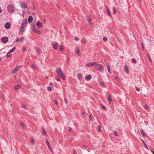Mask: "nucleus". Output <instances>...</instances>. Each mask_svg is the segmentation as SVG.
I'll return each mask as SVG.
<instances>
[{
	"mask_svg": "<svg viewBox=\"0 0 154 154\" xmlns=\"http://www.w3.org/2000/svg\"><path fill=\"white\" fill-rule=\"evenodd\" d=\"M48 77H47H47H46V79H48Z\"/></svg>",
	"mask_w": 154,
	"mask_h": 154,
	"instance_id": "obj_63",
	"label": "nucleus"
},
{
	"mask_svg": "<svg viewBox=\"0 0 154 154\" xmlns=\"http://www.w3.org/2000/svg\"><path fill=\"white\" fill-rule=\"evenodd\" d=\"M14 89L16 90H18L19 89V85H15Z\"/></svg>",
	"mask_w": 154,
	"mask_h": 154,
	"instance_id": "obj_30",
	"label": "nucleus"
},
{
	"mask_svg": "<svg viewBox=\"0 0 154 154\" xmlns=\"http://www.w3.org/2000/svg\"><path fill=\"white\" fill-rule=\"evenodd\" d=\"M32 68L34 69H36V67L35 66V65L34 64H32Z\"/></svg>",
	"mask_w": 154,
	"mask_h": 154,
	"instance_id": "obj_46",
	"label": "nucleus"
},
{
	"mask_svg": "<svg viewBox=\"0 0 154 154\" xmlns=\"http://www.w3.org/2000/svg\"><path fill=\"white\" fill-rule=\"evenodd\" d=\"M96 67V68L102 72L103 71V68L102 65L100 64H97Z\"/></svg>",
	"mask_w": 154,
	"mask_h": 154,
	"instance_id": "obj_2",
	"label": "nucleus"
},
{
	"mask_svg": "<svg viewBox=\"0 0 154 154\" xmlns=\"http://www.w3.org/2000/svg\"><path fill=\"white\" fill-rule=\"evenodd\" d=\"M86 79L88 80H89L91 79V76L90 75L87 76L85 77Z\"/></svg>",
	"mask_w": 154,
	"mask_h": 154,
	"instance_id": "obj_18",
	"label": "nucleus"
},
{
	"mask_svg": "<svg viewBox=\"0 0 154 154\" xmlns=\"http://www.w3.org/2000/svg\"><path fill=\"white\" fill-rule=\"evenodd\" d=\"M22 14L23 16H24L25 14V11L24 10H23L22 11Z\"/></svg>",
	"mask_w": 154,
	"mask_h": 154,
	"instance_id": "obj_54",
	"label": "nucleus"
},
{
	"mask_svg": "<svg viewBox=\"0 0 154 154\" xmlns=\"http://www.w3.org/2000/svg\"><path fill=\"white\" fill-rule=\"evenodd\" d=\"M132 61L133 63H136V60L135 59H132Z\"/></svg>",
	"mask_w": 154,
	"mask_h": 154,
	"instance_id": "obj_38",
	"label": "nucleus"
},
{
	"mask_svg": "<svg viewBox=\"0 0 154 154\" xmlns=\"http://www.w3.org/2000/svg\"><path fill=\"white\" fill-rule=\"evenodd\" d=\"M59 49L60 51H63V48L62 45H60Z\"/></svg>",
	"mask_w": 154,
	"mask_h": 154,
	"instance_id": "obj_22",
	"label": "nucleus"
},
{
	"mask_svg": "<svg viewBox=\"0 0 154 154\" xmlns=\"http://www.w3.org/2000/svg\"><path fill=\"white\" fill-rule=\"evenodd\" d=\"M15 49V48H13L11 50H10V51L7 54V57H9L11 56V53L14 51Z\"/></svg>",
	"mask_w": 154,
	"mask_h": 154,
	"instance_id": "obj_3",
	"label": "nucleus"
},
{
	"mask_svg": "<svg viewBox=\"0 0 154 154\" xmlns=\"http://www.w3.org/2000/svg\"><path fill=\"white\" fill-rule=\"evenodd\" d=\"M2 40L4 43H6L8 41V38L7 37H3L2 38Z\"/></svg>",
	"mask_w": 154,
	"mask_h": 154,
	"instance_id": "obj_5",
	"label": "nucleus"
},
{
	"mask_svg": "<svg viewBox=\"0 0 154 154\" xmlns=\"http://www.w3.org/2000/svg\"><path fill=\"white\" fill-rule=\"evenodd\" d=\"M140 132H141V134L143 135V136H146V134L145 132L143 130H141Z\"/></svg>",
	"mask_w": 154,
	"mask_h": 154,
	"instance_id": "obj_20",
	"label": "nucleus"
},
{
	"mask_svg": "<svg viewBox=\"0 0 154 154\" xmlns=\"http://www.w3.org/2000/svg\"><path fill=\"white\" fill-rule=\"evenodd\" d=\"M69 131H72V129L71 128H69Z\"/></svg>",
	"mask_w": 154,
	"mask_h": 154,
	"instance_id": "obj_61",
	"label": "nucleus"
},
{
	"mask_svg": "<svg viewBox=\"0 0 154 154\" xmlns=\"http://www.w3.org/2000/svg\"><path fill=\"white\" fill-rule=\"evenodd\" d=\"M97 62H92L91 63V66H96L97 64Z\"/></svg>",
	"mask_w": 154,
	"mask_h": 154,
	"instance_id": "obj_25",
	"label": "nucleus"
},
{
	"mask_svg": "<svg viewBox=\"0 0 154 154\" xmlns=\"http://www.w3.org/2000/svg\"><path fill=\"white\" fill-rule=\"evenodd\" d=\"M142 47L143 49L144 50V46L143 43H142Z\"/></svg>",
	"mask_w": 154,
	"mask_h": 154,
	"instance_id": "obj_49",
	"label": "nucleus"
},
{
	"mask_svg": "<svg viewBox=\"0 0 154 154\" xmlns=\"http://www.w3.org/2000/svg\"><path fill=\"white\" fill-rule=\"evenodd\" d=\"M18 67H17V68H15L11 72L13 74L14 73L18 70L17 69V68Z\"/></svg>",
	"mask_w": 154,
	"mask_h": 154,
	"instance_id": "obj_24",
	"label": "nucleus"
},
{
	"mask_svg": "<svg viewBox=\"0 0 154 154\" xmlns=\"http://www.w3.org/2000/svg\"><path fill=\"white\" fill-rule=\"evenodd\" d=\"M49 85L50 86H51L53 85V83L52 82H50Z\"/></svg>",
	"mask_w": 154,
	"mask_h": 154,
	"instance_id": "obj_56",
	"label": "nucleus"
},
{
	"mask_svg": "<svg viewBox=\"0 0 154 154\" xmlns=\"http://www.w3.org/2000/svg\"><path fill=\"white\" fill-rule=\"evenodd\" d=\"M33 18L32 16H30L28 18V21L29 22V23H31L33 20Z\"/></svg>",
	"mask_w": 154,
	"mask_h": 154,
	"instance_id": "obj_16",
	"label": "nucleus"
},
{
	"mask_svg": "<svg viewBox=\"0 0 154 154\" xmlns=\"http://www.w3.org/2000/svg\"><path fill=\"white\" fill-rule=\"evenodd\" d=\"M46 142L48 146L49 149L52 152V149L51 148V147L48 141L47 140H46Z\"/></svg>",
	"mask_w": 154,
	"mask_h": 154,
	"instance_id": "obj_14",
	"label": "nucleus"
},
{
	"mask_svg": "<svg viewBox=\"0 0 154 154\" xmlns=\"http://www.w3.org/2000/svg\"><path fill=\"white\" fill-rule=\"evenodd\" d=\"M23 50L24 52H26V48L25 47H23Z\"/></svg>",
	"mask_w": 154,
	"mask_h": 154,
	"instance_id": "obj_45",
	"label": "nucleus"
},
{
	"mask_svg": "<svg viewBox=\"0 0 154 154\" xmlns=\"http://www.w3.org/2000/svg\"><path fill=\"white\" fill-rule=\"evenodd\" d=\"M35 32L38 34H40L41 33L40 31L39 30H37Z\"/></svg>",
	"mask_w": 154,
	"mask_h": 154,
	"instance_id": "obj_42",
	"label": "nucleus"
},
{
	"mask_svg": "<svg viewBox=\"0 0 154 154\" xmlns=\"http://www.w3.org/2000/svg\"><path fill=\"white\" fill-rule=\"evenodd\" d=\"M97 130L99 132H100L101 131V128H100V125H99L98 126L97 128Z\"/></svg>",
	"mask_w": 154,
	"mask_h": 154,
	"instance_id": "obj_23",
	"label": "nucleus"
},
{
	"mask_svg": "<svg viewBox=\"0 0 154 154\" xmlns=\"http://www.w3.org/2000/svg\"><path fill=\"white\" fill-rule=\"evenodd\" d=\"M100 85L103 86L105 85V83L102 82H100L99 83Z\"/></svg>",
	"mask_w": 154,
	"mask_h": 154,
	"instance_id": "obj_39",
	"label": "nucleus"
},
{
	"mask_svg": "<svg viewBox=\"0 0 154 154\" xmlns=\"http://www.w3.org/2000/svg\"><path fill=\"white\" fill-rule=\"evenodd\" d=\"M124 69L125 71L128 74L129 73V70L128 69V67L127 66H125L124 67Z\"/></svg>",
	"mask_w": 154,
	"mask_h": 154,
	"instance_id": "obj_11",
	"label": "nucleus"
},
{
	"mask_svg": "<svg viewBox=\"0 0 154 154\" xmlns=\"http://www.w3.org/2000/svg\"><path fill=\"white\" fill-rule=\"evenodd\" d=\"M20 125L23 128H24L25 127V125L23 123H20Z\"/></svg>",
	"mask_w": 154,
	"mask_h": 154,
	"instance_id": "obj_41",
	"label": "nucleus"
},
{
	"mask_svg": "<svg viewBox=\"0 0 154 154\" xmlns=\"http://www.w3.org/2000/svg\"><path fill=\"white\" fill-rule=\"evenodd\" d=\"M20 5L22 8H26L27 7V4L24 2H22L21 4Z\"/></svg>",
	"mask_w": 154,
	"mask_h": 154,
	"instance_id": "obj_8",
	"label": "nucleus"
},
{
	"mask_svg": "<svg viewBox=\"0 0 154 154\" xmlns=\"http://www.w3.org/2000/svg\"><path fill=\"white\" fill-rule=\"evenodd\" d=\"M103 40L104 41L106 42L107 41V38L106 37L104 36V37L103 38Z\"/></svg>",
	"mask_w": 154,
	"mask_h": 154,
	"instance_id": "obj_37",
	"label": "nucleus"
},
{
	"mask_svg": "<svg viewBox=\"0 0 154 154\" xmlns=\"http://www.w3.org/2000/svg\"><path fill=\"white\" fill-rule=\"evenodd\" d=\"M89 118L91 120H93L94 119V117L93 116L91 115H90L89 116Z\"/></svg>",
	"mask_w": 154,
	"mask_h": 154,
	"instance_id": "obj_34",
	"label": "nucleus"
},
{
	"mask_svg": "<svg viewBox=\"0 0 154 154\" xmlns=\"http://www.w3.org/2000/svg\"><path fill=\"white\" fill-rule=\"evenodd\" d=\"M56 79L58 81H59L60 80V78L59 77H56Z\"/></svg>",
	"mask_w": 154,
	"mask_h": 154,
	"instance_id": "obj_52",
	"label": "nucleus"
},
{
	"mask_svg": "<svg viewBox=\"0 0 154 154\" xmlns=\"http://www.w3.org/2000/svg\"><path fill=\"white\" fill-rule=\"evenodd\" d=\"M57 72L58 75L59 76L63 73L62 70L60 68H58V69L57 71Z\"/></svg>",
	"mask_w": 154,
	"mask_h": 154,
	"instance_id": "obj_7",
	"label": "nucleus"
},
{
	"mask_svg": "<svg viewBox=\"0 0 154 154\" xmlns=\"http://www.w3.org/2000/svg\"><path fill=\"white\" fill-rule=\"evenodd\" d=\"M136 90L137 91H139L140 90V88H137V87H136Z\"/></svg>",
	"mask_w": 154,
	"mask_h": 154,
	"instance_id": "obj_53",
	"label": "nucleus"
},
{
	"mask_svg": "<svg viewBox=\"0 0 154 154\" xmlns=\"http://www.w3.org/2000/svg\"><path fill=\"white\" fill-rule=\"evenodd\" d=\"M25 27V26H23V25H21V29L20 30V32H22L24 31Z\"/></svg>",
	"mask_w": 154,
	"mask_h": 154,
	"instance_id": "obj_19",
	"label": "nucleus"
},
{
	"mask_svg": "<svg viewBox=\"0 0 154 154\" xmlns=\"http://www.w3.org/2000/svg\"><path fill=\"white\" fill-rule=\"evenodd\" d=\"M57 7L59 9L60 8V7L58 6L57 5Z\"/></svg>",
	"mask_w": 154,
	"mask_h": 154,
	"instance_id": "obj_64",
	"label": "nucleus"
},
{
	"mask_svg": "<svg viewBox=\"0 0 154 154\" xmlns=\"http://www.w3.org/2000/svg\"><path fill=\"white\" fill-rule=\"evenodd\" d=\"M43 134L44 135H46V132L45 131V130H43Z\"/></svg>",
	"mask_w": 154,
	"mask_h": 154,
	"instance_id": "obj_55",
	"label": "nucleus"
},
{
	"mask_svg": "<svg viewBox=\"0 0 154 154\" xmlns=\"http://www.w3.org/2000/svg\"><path fill=\"white\" fill-rule=\"evenodd\" d=\"M8 10L10 13L13 12L14 10V8L13 5L11 4L9 5L8 7Z\"/></svg>",
	"mask_w": 154,
	"mask_h": 154,
	"instance_id": "obj_1",
	"label": "nucleus"
},
{
	"mask_svg": "<svg viewBox=\"0 0 154 154\" xmlns=\"http://www.w3.org/2000/svg\"><path fill=\"white\" fill-rule=\"evenodd\" d=\"M106 12H107V13L110 16H111V13H110V12H109V9L107 8H106Z\"/></svg>",
	"mask_w": 154,
	"mask_h": 154,
	"instance_id": "obj_29",
	"label": "nucleus"
},
{
	"mask_svg": "<svg viewBox=\"0 0 154 154\" xmlns=\"http://www.w3.org/2000/svg\"><path fill=\"white\" fill-rule=\"evenodd\" d=\"M36 25L37 27L39 29L41 28L42 26V23L39 21H38L37 22Z\"/></svg>",
	"mask_w": 154,
	"mask_h": 154,
	"instance_id": "obj_6",
	"label": "nucleus"
},
{
	"mask_svg": "<svg viewBox=\"0 0 154 154\" xmlns=\"http://www.w3.org/2000/svg\"><path fill=\"white\" fill-rule=\"evenodd\" d=\"M75 51L77 54L78 55H80V51L78 48L77 47L75 48Z\"/></svg>",
	"mask_w": 154,
	"mask_h": 154,
	"instance_id": "obj_13",
	"label": "nucleus"
},
{
	"mask_svg": "<svg viewBox=\"0 0 154 154\" xmlns=\"http://www.w3.org/2000/svg\"><path fill=\"white\" fill-rule=\"evenodd\" d=\"M54 102L56 104V105H57L58 104V102L57 100H54Z\"/></svg>",
	"mask_w": 154,
	"mask_h": 154,
	"instance_id": "obj_51",
	"label": "nucleus"
},
{
	"mask_svg": "<svg viewBox=\"0 0 154 154\" xmlns=\"http://www.w3.org/2000/svg\"><path fill=\"white\" fill-rule=\"evenodd\" d=\"M32 30L34 32H35L37 30L36 27L35 26H33L32 28Z\"/></svg>",
	"mask_w": 154,
	"mask_h": 154,
	"instance_id": "obj_26",
	"label": "nucleus"
},
{
	"mask_svg": "<svg viewBox=\"0 0 154 154\" xmlns=\"http://www.w3.org/2000/svg\"><path fill=\"white\" fill-rule=\"evenodd\" d=\"M92 66H91V63H88L86 64V66L87 67H89Z\"/></svg>",
	"mask_w": 154,
	"mask_h": 154,
	"instance_id": "obj_33",
	"label": "nucleus"
},
{
	"mask_svg": "<svg viewBox=\"0 0 154 154\" xmlns=\"http://www.w3.org/2000/svg\"><path fill=\"white\" fill-rule=\"evenodd\" d=\"M82 42H83V43H84V44L85 43H86V41H85V40H83L82 41Z\"/></svg>",
	"mask_w": 154,
	"mask_h": 154,
	"instance_id": "obj_57",
	"label": "nucleus"
},
{
	"mask_svg": "<svg viewBox=\"0 0 154 154\" xmlns=\"http://www.w3.org/2000/svg\"><path fill=\"white\" fill-rule=\"evenodd\" d=\"M144 108L145 109H147V110H149V107L147 105H145L144 106Z\"/></svg>",
	"mask_w": 154,
	"mask_h": 154,
	"instance_id": "obj_36",
	"label": "nucleus"
},
{
	"mask_svg": "<svg viewBox=\"0 0 154 154\" xmlns=\"http://www.w3.org/2000/svg\"><path fill=\"white\" fill-rule=\"evenodd\" d=\"M36 49L37 52H38V54H40L41 53V51L40 49H39L38 48H36Z\"/></svg>",
	"mask_w": 154,
	"mask_h": 154,
	"instance_id": "obj_21",
	"label": "nucleus"
},
{
	"mask_svg": "<svg viewBox=\"0 0 154 154\" xmlns=\"http://www.w3.org/2000/svg\"><path fill=\"white\" fill-rule=\"evenodd\" d=\"M75 39L76 41H78L79 40V38L76 37H75Z\"/></svg>",
	"mask_w": 154,
	"mask_h": 154,
	"instance_id": "obj_48",
	"label": "nucleus"
},
{
	"mask_svg": "<svg viewBox=\"0 0 154 154\" xmlns=\"http://www.w3.org/2000/svg\"><path fill=\"white\" fill-rule=\"evenodd\" d=\"M61 78L65 80V75L63 74V73L60 75Z\"/></svg>",
	"mask_w": 154,
	"mask_h": 154,
	"instance_id": "obj_32",
	"label": "nucleus"
},
{
	"mask_svg": "<svg viewBox=\"0 0 154 154\" xmlns=\"http://www.w3.org/2000/svg\"><path fill=\"white\" fill-rule=\"evenodd\" d=\"M142 141L145 147H146V148L147 149H148V147L147 146H146V143L143 140H142Z\"/></svg>",
	"mask_w": 154,
	"mask_h": 154,
	"instance_id": "obj_31",
	"label": "nucleus"
},
{
	"mask_svg": "<svg viewBox=\"0 0 154 154\" xmlns=\"http://www.w3.org/2000/svg\"><path fill=\"white\" fill-rule=\"evenodd\" d=\"M87 20H88V21L89 23L90 24V25H92V23L91 22V18L90 17H87Z\"/></svg>",
	"mask_w": 154,
	"mask_h": 154,
	"instance_id": "obj_15",
	"label": "nucleus"
},
{
	"mask_svg": "<svg viewBox=\"0 0 154 154\" xmlns=\"http://www.w3.org/2000/svg\"><path fill=\"white\" fill-rule=\"evenodd\" d=\"M27 23V20L26 19H24L22 21V25L25 26L26 24Z\"/></svg>",
	"mask_w": 154,
	"mask_h": 154,
	"instance_id": "obj_10",
	"label": "nucleus"
},
{
	"mask_svg": "<svg viewBox=\"0 0 154 154\" xmlns=\"http://www.w3.org/2000/svg\"><path fill=\"white\" fill-rule=\"evenodd\" d=\"M65 101L66 103H67V100L66 99V98H65Z\"/></svg>",
	"mask_w": 154,
	"mask_h": 154,
	"instance_id": "obj_58",
	"label": "nucleus"
},
{
	"mask_svg": "<svg viewBox=\"0 0 154 154\" xmlns=\"http://www.w3.org/2000/svg\"><path fill=\"white\" fill-rule=\"evenodd\" d=\"M78 77L79 78V79L80 80L82 78V75L80 74H78Z\"/></svg>",
	"mask_w": 154,
	"mask_h": 154,
	"instance_id": "obj_35",
	"label": "nucleus"
},
{
	"mask_svg": "<svg viewBox=\"0 0 154 154\" xmlns=\"http://www.w3.org/2000/svg\"><path fill=\"white\" fill-rule=\"evenodd\" d=\"M58 46V43L57 42H54L52 44L53 48L55 50L57 49V47Z\"/></svg>",
	"mask_w": 154,
	"mask_h": 154,
	"instance_id": "obj_4",
	"label": "nucleus"
},
{
	"mask_svg": "<svg viewBox=\"0 0 154 154\" xmlns=\"http://www.w3.org/2000/svg\"><path fill=\"white\" fill-rule=\"evenodd\" d=\"M73 154H77V153L75 152V151L74 152H73Z\"/></svg>",
	"mask_w": 154,
	"mask_h": 154,
	"instance_id": "obj_62",
	"label": "nucleus"
},
{
	"mask_svg": "<svg viewBox=\"0 0 154 154\" xmlns=\"http://www.w3.org/2000/svg\"><path fill=\"white\" fill-rule=\"evenodd\" d=\"M107 101L109 103H110L111 102V97L110 95H109L107 97Z\"/></svg>",
	"mask_w": 154,
	"mask_h": 154,
	"instance_id": "obj_12",
	"label": "nucleus"
},
{
	"mask_svg": "<svg viewBox=\"0 0 154 154\" xmlns=\"http://www.w3.org/2000/svg\"><path fill=\"white\" fill-rule=\"evenodd\" d=\"M21 106L24 108H26V106L24 104H22Z\"/></svg>",
	"mask_w": 154,
	"mask_h": 154,
	"instance_id": "obj_47",
	"label": "nucleus"
},
{
	"mask_svg": "<svg viewBox=\"0 0 154 154\" xmlns=\"http://www.w3.org/2000/svg\"><path fill=\"white\" fill-rule=\"evenodd\" d=\"M151 151L153 154H154V151L152 150H151Z\"/></svg>",
	"mask_w": 154,
	"mask_h": 154,
	"instance_id": "obj_59",
	"label": "nucleus"
},
{
	"mask_svg": "<svg viewBox=\"0 0 154 154\" xmlns=\"http://www.w3.org/2000/svg\"><path fill=\"white\" fill-rule=\"evenodd\" d=\"M24 37H21L20 40L21 42H22L24 41Z\"/></svg>",
	"mask_w": 154,
	"mask_h": 154,
	"instance_id": "obj_44",
	"label": "nucleus"
},
{
	"mask_svg": "<svg viewBox=\"0 0 154 154\" xmlns=\"http://www.w3.org/2000/svg\"><path fill=\"white\" fill-rule=\"evenodd\" d=\"M148 58H149V61H150V62H152V59L151 58V57H150V56H149V55H148Z\"/></svg>",
	"mask_w": 154,
	"mask_h": 154,
	"instance_id": "obj_43",
	"label": "nucleus"
},
{
	"mask_svg": "<svg viewBox=\"0 0 154 154\" xmlns=\"http://www.w3.org/2000/svg\"><path fill=\"white\" fill-rule=\"evenodd\" d=\"M114 134L116 136H118V133L117 131H115L114 132Z\"/></svg>",
	"mask_w": 154,
	"mask_h": 154,
	"instance_id": "obj_40",
	"label": "nucleus"
},
{
	"mask_svg": "<svg viewBox=\"0 0 154 154\" xmlns=\"http://www.w3.org/2000/svg\"><path fill=\"white\" fill-rule=\"evenodd\" d=\"M47 88L48 91H50L51 90V88L50 87H48Z\"/></svg>",
	"mask_w": 154,
	"mask_h": 154,
	"instance_id": "obj_50",
	"label": "nucleus"
},
{
	"mask_svg": "<svg viewBox=\"0 0 154 154\" xmlns=\"http://www.w3.org/2000/svg\"><path fill=\"white\" fill-rule=\"evenodd\" d=\"M11 26V24L10 23L8 22L6 23L5 25V27L7 29H9Z\"/></svg>",
	"mask_w": 154,
	"mask_h": 154,
	"instance_id": "obj_9",
	"label": "nucleus"
},
{
	"mask_svg": "<svg viewBox=\"0 0 154 154\" xmlns=\"http://www.w3.org/2000/svg\"><path fill=\"white\" fill-rule=\"evenodd\" d=\"M113 13L115 14H116V8L115 7H113Z\"/></svg>",
	"mask_w": 154,
	"mask_h": 154,
	"instance_id": "obj_28",
	"label": "nucleus"
},
{
	"mask_svg": "<svg viewBox=\"0 0 154 154\" xmlns=\"http://www.w3.org/2000/svg\"><path fill=\"white\" fill-rule=\"evenodd\" d=\"M107 66L108 70L109 72V73H111V71L110 70V65L109 63H107Z\"/></svg>",
	"mask_w": 154,
	"mask_h": 154,
	"instance_id": "obj_17",
	"label": "nucleus"
},
{
	"mask_svg": "<svg viewBox=\"0 0 154 154\" xmlns=\"http://www.w3.org/2000/svg\"><path fill=\"white\" fill-rule=\"evenodd\" d=\"M30 142L31 143H32L33 144H35V140L33 139L32 138H31V139H30Z\"/></svg>",
	"mask_w": 154,
	"mask_h": 154,
	"instance_id": "obj_27",
	"label": "nucleus"
},
{
	"mask_svg": "<svg viewBox=\"0 0 154 154\" xmlns=\"http://www.w3.org/2000/svg\"><path fill=\"white\" fill-rule=\"evenodd\" d=\"M103 108L104 109H106V107L104 106H103Z\"/></svg>",
	"mask_w": 154,
	"mask_h": 154,
	"instance_id": "obj_60",
	"label": "nucleus"
}]
</instances>
